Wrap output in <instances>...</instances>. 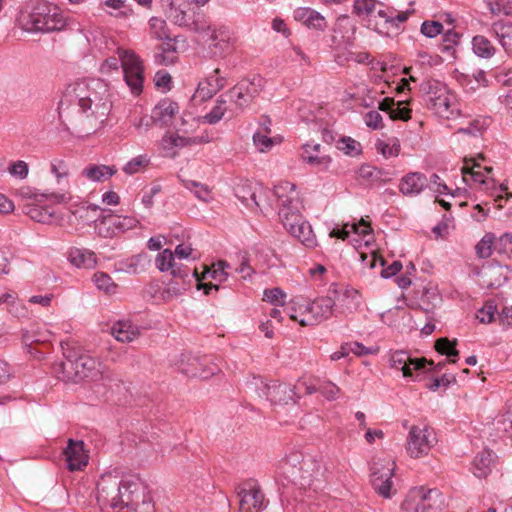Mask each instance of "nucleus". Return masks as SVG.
<instances>
[{"mask_svg": "<svg viewBox=\"0 0 512 512\" xmlns=\"http://www.w3.org/2000/svg\"><path fill=\"white\" fill-rule=\"evenodd\" d=\"M112 108L108 84L99 78L69 84L59 102V114L87 134L101 128Z\"/></svg>", "mask_w": 512, "mask_h": 512, "instance_id": "1", "label": "nucleus"}, {"mask_svg": "<svg viewBox=\"0 0 512 512\" xmlns=\"http://www.w3.org/2000/svg\"><path fill=\"white\" fill-rule=\"evenodd\" d=\"M97 500L119 512H155L146 484L135 475L119 479L103 474L97 482Z\"/></svg>", "mask_w": 512, "mask_h": 512, "instance_id": "2", "label": "nucleus"}, {"mask_svg": "<svg viewBox=\"0 0 512 512\" xmlns=\"http://www.w3.org/2000/svg\"><path fill=\"white\" fill-rule=\"evenodd\" d=\"M61 347L64 360L53 368L58 379L71 383L83 380L103 381L105 384L113 380V375L106 366L88 355L75 341H62Z\"/></svg>", "mask_w": 512, "mask_h": 512, "instance_id": "3", "label": "nucleus"}, {"mask_svg": "<svg viewBox=\"0 0 512 512\" xmlns=\"http://www.w3.org/2000/svg\"><path fill=\"white\" fill-rule=\"evenodd\" d=\"M274 194L278 202V215L286 230L306 247H315L316 236L301 214L303 205L295 184L281 182L274 187Z\"/></svg>", "mask_w": 512, "mask_h": 512, "instance_id": "4", "label": "nucleus"}, {"mask_svg": "<svg viewBox=\"0 0 512 512\" xmlns=\"http://www.w3.org/2000/svg\"><path fill=\"white\" fill-rule=\"evenodd\" d=\"M357 292L353 290L339 291L336 287L330 288L328 295L320 297L312 302L302 298L293 299L285 308L289 317L299 322L302 326H310L328 319L333 312V307H342L346 300Z\"/></svg>", "mask_w": 512, "mask_h": 512, "instance_id": "5", "label": "nucleus"}, {"mask_svg": "<svg viewBox=\"0 0 512 512\" xmlns=\"http://www.w3.org/2000/svg\"><path fill=\"white\" fill-rule=\"evenodd\" d=\"M17 21L26 32H51L65 26L60 8L46 1L37 2L30 11H22Z\"/></svg>", "mask_w": 512, "mask_h": 512, "instance_id": "6", "label": "nucleus"}, {"mask_svg": "<svg viewBox=\"0 0 512 512\" xmlns=\"http://www.w3.org/2000/svg\"><path fill=\"white\" fill-rule=\"evenodd\" d=\"M117 57H108L101 65L102 73L117 71L121 66L123 69L124 80L131 92L138 95L143 89V64L140 57L132 50L118 48Z\"/></svg>", "mask_w": 512, "mask_h": 512, "instance_id": "7", "label": "nucleus"}, {"mask_svg": "<svg viewBox=\"0 0 512 512\" xmlns=\"http://www.w3.org/2000/svg\"><path fill=\"white\" fill-rule=\"evenodd\" d=\"M426 91V105L436 115L444 119H455L461 115L456 96L446 86L429 81L423 86Z\"/></svg>", "mask_w": 512, "mask_h": 512, "instance_id": "8", "label": "nucleus"}, {"mask_svg": "<svg viewBox=\"0 0 512 512\" xmlns=\"http://www.w3.org/2000/svg\"><path fill=\"white\" fill-rule=\"evenodd\" d=\"M441 493L436 489L416 487L411 489L401 504L402 512H440Z\"/></svg>", "mask_w": 512, "mask_h": 512, "instance_id": "9", "label": "nucleus"}, {"mask_svg": "<svg viewBox=\"0 0 512 512\" xmlns=\"http://www.w3.org/2000/svg\"><path fill=\"white\" fill-rule=\"evenodd\" d=\"M370 470V481L375 492L383 498H391L396 493L392 481L395 462L390 458H374Z\"/></svg>", "mask_w": 512, "mask_h": 512, "instance_id": "10", "label": "nucleus"}, {"mask_svg": "<svg viewBox=\"0 0 512 512\" xmlns=\"http://www.w3.org/2000/svg\"><path fill=\"white\" fill-rule=\"evenodd\" d=\"M436 442L433 428L427 425H413L408 433L406 450L410 457L421 458L428 455Z\"/></svg>", "mask_w": 512, "mask_h": 512, "instance_id": "11", "label": "nucleus"}, {"mask_svg": "<svg viewBox=\"0 0 512 512\" xmlns=\"http://www.w3.org/2000/svg\"><path fill=\"white\" fill-rule=\"evenodd\" d=\"M240 512H262L268 504L260 486L255 482H247L239 490Z\"/></svg>", "mask_w": 512, "mask_h": 512, "instance_id": "12", "label": "nucleus"}, {"mask_svg": "<svg viewBox=\"0 0 512 512\" xmlns=\"http://www.w3.org/2000/svg\"><path fill=\"white\" fill-rule=\"evenodd\" d=\"M260 397L266 398L273 405H286L290 402L295 403L296 392L294 387L285 384L273 382L270 384L261 382Z\"/></svg>", "mask_w": 512, "mask_h": 512, "instance_id": "13", "label": "nucleus"}, {"mask_svg": "<svg viewBox=\"0 0 512 512\" xmlns=\"http://www.w3.org/2000/svg\"><path fill=\"white\" fill-rule=\"evenodd\" d=\"M389 362L392 368L402 371L403 376L406 378H413V371H422L426 368L427 364L433 365V362H428L425 358H411V356L403 350L393 352Z\"/></svg>", "mask_w": 512, "mask_h": 512, "instance_id": "14", "label": "nucleus"}, {"mask_svg": "<svg viewBox=\"0 0 512 512\" xmlns=\"http://www.w3.org/2000/svg\"><path fill=\"white\" fill-rule=\"evenodd\" d=\"M64 455L67 468L70 471L82 470L88 464L89 456L85 450L84 442L81 440L69 439Z\"/></svg>", "mask_w": 512, "mask_h": 512, "instance_id": "15", "label": "nucleus"}, {"mask_svg": "<svg viewBox=\"0 0 512 512\" xmlns=\"http://www.w3.org/2000/svg\"><path fill=\"white\" fill-rule=\"evenodd\" d=\"M226 85V78L220 76V69H215L204 81L198 84L194 98L199 101L211 99L218 91Z\"/></svg>", "mask_w": 512, "mask_h": 512, "instance_id": "16", "label": "nucleus"}, {"mask_svg": "<svg viewBox=\"0 0 512 512\" xmlns=\"http://www.w3.org/2000/svg\"><path fill=\"white\" fill-rule=\"evenodd\" d=\"M322 474L320 462L312 456H306V459L299 466L297 476L294 477L292 482L301 487L311 486Z\"/></svg>", "mask_w": 512, "mask_h": 512, "instance_id": "17", "label": "nucleus"}, {"mask_svg": "<svg viewBox=\"0 0 512 512\" xmlns=\"http://www.w3.org/2000/svg\"><path fill=\"white\" fill-rule=\"evenodd\" d=\"M509 269L500 264H488L480 271V284L486 288H498L508 279Z\"/></svg>", "mask_w": 512, "mask_h": 512, "instance_id": "18", "label": "nucleus"}, {"mask_svg": "<svg viewBox=\"0 0 512 512\" xmlns=\"http://www.w3.org/2000/svg\"><path fill=\"white\" fill-rule=\"evenodd\" d=\"M205 31H211L209 48L214 56H222L230 50V30L226 26L211 28L205 25Z\"/></svg>", "mask_w": 512, "mask_h": 512, "instance_id": "19", "label": "nucleus"}, {"mask_svg": "<svg viewBox=\"0 0 512 512\" xmlns=\"http://www.w3.org/2000/svg\"><path fill=\"white\" fill-rule=\"evenodd\" d=\"M294 19L309 29L324 31L327 22L318 11L309 7H299L294 11Z\"/></svg>", "mask_w": 512, "mask_h": 512, "instance_id": "20", "label": "nucleus"}, {"mask_svg": "<svg viewBox=\"0 0 512 512\" xmlns=\"http://www.w3.org/2000/svg\"><path fill=\"white\" fill-rule=\"evenodd\" d=\"M179 112V106L170 99L161 100L152 110V120L160 126L172 124L175 115Z\"/></svg>", "mask_w": 512, "mask_h": 512, "instance_id": "21", "label": "nucleus"}, {"mask_svg": "<svg viewBox=\"0 0 512 512\" xmlns=\"http://www.w3.org/2000/svg\"><path fill=\"white\" fill-rule=\"evenodd\" d=\"M489 31L495 36L505 52L512 57V22L498 19L491 23Z\"/></svg>", "mask_w": 512, "mask_h": 512, "instance_id": "22", "label": "nucleus"}, {"mask_svg": "<svg viewBox=\"0 0 512 512\" xmlns=\"http://www.w3.org/2000/svg\"><path fill=\"white\" fill-rule=\"evenodd\" d=\"M155 265L161 272L170 270L173 278H189L191 274L189 269L176 266L174 254L170 249H164L156 256Z\"/></svg>", "mask_w": 512, "mask_h": 512, "instance_id": "23", "label": "nucleus"}, {"mask_svg": "<svg viewBox=\"0 0 512 512\" xmlns=\"http://www.w3.org/2000/svg\"><path fill=\"white\" fill-rule=\"evenodd\" d=\"M426 176L419 172H411L405 175L399 184L400 192L405 196H416L427 186Z\"/></svg>", "mask_w": 512, "mask_h": 512, "instance_id": "24", "label": "nucleus"}, {"mask_svg": "<svg viewBox=\"0 0 512 512\" xmlns=\"http://www.w3.org/2000/svg\"><path fill=\"white\" fill-rule=\"evenodd\" d=\"M361 260L365 266L371 269L375 268L377 264H379L382 267L380 274L383 278H390L395 276L402 269V264L400 261H394L391 265L384 268L386 261L375 251L371 252L370 255L362 253Z\"/></svg>", "mask_w": 512, "mask_h": 512, "instance_id": "25", "label": "nucleus"}, {"mask_svg": "<svg viewBox=\"0 0 512 512\" xmlns=\"http://www.w3.org/2000/svg\"><path fill=\"white\" fill-rule=\"evenodd\" d=\"M495 454L489 449H484L476 454L472 462V472L477 478H486L495 464Z\"/></svg>", "mask_w": 512, "mask_h": 512, "instance_id": "26", "label": "nucleus"}, {"mask_svg": "<svg viewBox=\"0 0 512 512\" xmlns=\"http://www.w3.org/2000/svg\"><path fill=\"white\" fill-rule=\"evenodd\" d=\"M375 8L376 0H354L353 14L365 21L368 28L377 30Z\"/></svg>", "mask_w": 512, "mask_h": 512, "instance_id": "27", "label": "nucleus"}, {"mask_svg": "<svg viewBox=\"0 0 512 512\" xmlns=\"http://www.w3.org/2000/svg\"><path fill=\"white\" fill-rule=\"evenodd\" d=\"M169 16L173 22L179 26H184L195 32H205V24L192 17L182 8L176 7L174 2L171 1L169 8Z\"/></svg>", "mask_w": 512, "mask_h": 512, "instance_id": "28", "label": "nucleus"}, {"mask_svg": "<svg viewBox=\"0 0 512 512\" xmlns=\"http://www.w3.org/2000/svg\"><path fill=\"white\" fill-rule=\"evenodd\" d=\"M204 364L196 357H189L188 363L185 365L181 364V372L189 377H200L207 379L212 375H215L220 371L217 365H213L209 369L203 368Z\"/></svg>", "mask_w": 512, "mask_h": 512, "instance_id": "29", "label": "nucleus"}, {"mask_svg": "<svg viewBox=\"0 0 512 512\" xmlns=\"http://www.w3.org/2000/svg\"><path fill=\"white\" fill-rule=\"evenodd\" d=\"M306 459V456L300 451L293 450L285 456L279 463L280 473L286 478L293 481L294 477L297 476L299 466Z\"/></svg>", "mask_w": 512, "mask_h": 512, "instance_id": "30", "label": "nucleus"}, {"mask_svg": "<svg viewBox=\"0 0 512 512\" xmlns=\"http://www.w3.org/2000/svg\"><path fill=\"white\" fill-rule=\"evenodd\" d=\"M68 259L72 265L81 269H93L97 265L96 254L88 249L72 248Z\"/></svg>", "mask_w": 512, "mask_h": 512, "instance_id": "31", "label": "nucleus"}, {"mask_svg": "<svg viewBox=\"0 0 512 512\" xmlns=\"http://www.w3.org/2000/svg\"><path fill=\"white\" fill-rule=\"evenodd\" d=\"M111 334L119 342L129 343L140 334L139 328L130 321H118L111 328Z\"/></svg>", "mask_w": 512, "mask_h": 512, "instance_id": "32", "label": "nucleus"}, {"mask_svg": "<svg viewBox=\"0 0 512 512\" xmlns=\"http://www.w3.org/2000/svg\"><path fill=\"white\" fill-rule=\"evenodd\" d=\"M320 144H305L302 147L301 158L312 166L327 167L331 162L329 156L320 155Z\"/></svg>", "mask_w": 512, "mask_h": 512, "instance_id": "33", "label": "nucleus"}, {"mask_svg": "<svg viewBox=\"0 0 512 512\" xmlns=\"http://www.w3.org/2000/svg\"><path fill=\"white\" fill-rule=\"evenodd\" d=\"M245 95V92L241 91L236 85L225 94V97H228L231 103V116L243 112L251 105L253 100Z\"/></svg>", "mask_w": 512, "mask_h": 512, "instance_id": "34", "label": "nucleus"}, {"mask_svg": "<svg viewBox=\"0 0 512 512\" xmlns=\"http://www.w3.org/2000/svg\"><path fill=\"white\" fill-rule=\"evenodd\" d=\"M116 172L114 166L89 165L83 169L82 175L91 181L100 182L112 177Z\"/></svg>", "mask_w": 512, "mask_h": 512, "instance_id": "35", "label": "nucleus"}, {"mask_svg": "<svg viewBox=\"0 0 512 512\" xmlns=\"http://www.w3.org/2000/svg\"><path fill=\"white\" fill-rule=\"evenodd\" d=\"M137 223L138 221L135 218L128 216L107 215L101 220V224L108 225L109 228L113 227L112 233L115 231L125 232L135 227Z\"/></svg>", "mask_w": 512, "mask_h": 512, "instance_id": "36", "label": "nucleus"}, {"mask_svg": "<svg viewBox=\"0 0 512 512\" xmlns=\"http://www.w3.org/2000/svg\"><path fill=\"white\" fill-rule=\"evenodd\" d=\"M472 49L480 58L490 59L496 54V47L483 35H476L472 39Z\"/></svg>", "mask_w": 512, "mask_h": 512, "instance_id": "37", "label": "nucleus"}, {"mask_svg": "<svg viewBox=\"0 0 512 512\" xmlns=\"http://www.w3.org/2000/svg\"><path fill=\"white\" fill-rule=\"evenodd\" d=\"M463 174V180L467 183L468 177L473 181L480 184L485 183V174L481 171V166L476 162L474 158H465L464 166L461 169Z\"/></svg>", "mask_w": 512, "mask_h": 512, "instance_id": "38", "label": "nucleus"}, {"mask_svg": "<svg viewBox=\"0 0 512 512\" xmlns=\"http://www.w3.org/2000/svg\"><path fill=\"white\" fill-rule=\"evenodd\" d=\"M224 95L220 96L217 101L216 105L212 108V110L205 115V121L209 124H216L218 123L226 114H228L229 118H232L231 116V105L227 106V100L224 99Z\"/></svg>", "mask_w": 512, "mask_h": 512, "instance_id": "39", "label": "nucleus"}, {"mask_svg": "<svg viewBox=\"0 0 512 512\" xmlns=\"http://www.w3.org/2000/svg\"><path fill=\"white\" fill-rule=\"evenodd\" d=\"M236 86L253 101L260 94L264 86V79L260 76H255L252 79H242Z\"/></svg>", "mask_w": 512, "mask_h": 512, "instance_id": "40", "label": "nucleus"}, {"mask_svg": "<svg viewBox=\"0 0 512 512\" xmlns=\"http://www.w3.org/2000/svg\"><path fill=\"white\" fill-rule=\"evenodd\" d=\"M25 213L35 222L50 224L54 216V211L48 207L38 205H26Z\"/></svg>", "mask_w": 512, "mask_h": 512, "instance_id": "41", "label": "nucleus"}, {"mask_svg": "<svg viewBox=\"0 0 512 512\" xmlns=\"http://www.w3.org/2000/svg\"><path fill=\"white\" fill-rule=\"evenodd\" d=\"M190 282L189 278H174L169 281L162 292V297L165 301H169L172 298L181 295L186 291L187 286Z\"/></svg>", "mask_w": 512, "mask_h": 512, "instance_id": "42", "label": "nucleus"}, {"mask_svg": "<svg viewBox=\"0 0 512 512\" xmlns=\"http://www.w3.org/2000/svg\"><path fill=\"white\" fill-rule=\"evenodd\" d=\"M280 142L281 139L279 137H271L269 134H265L262 131H257L253 135V144L261 153L270 151L274 145Z\"/></svg>", "mask_w": 512, "mask_h": 512, "instance_id": "43", "label": "nucleus"}, {"mask_svg": "<svg viewBox=\"0 0 512 512\" xmlns=\"http://www.w3.org/2000/svg\"><path fill=\"white\" fill-rule=\"evenodd\" d=\"M488 122L485 118H475L471 120L466 127H461L457 130V134H465L470 137L478 138L482 136L483 132L487 129Z\"/></svg>", "mask_w": 512, "mask_h": 512, "instance_id": "44", "label": "nucleus"}, {"mask_svg": "<svg viewBox=\"0 0 512 512\" xmlns=\"http://www.w3.org/2000/svg\"><path fill=\"white\" fill-rule=\"evenodd\" d=\"M51 173L56 177L57 183L68 188V175L69 167L68 164L62 159H54L51 162Z\"/></svg>", "mask_w": 512, "mask_h": 512, "instance_id": "45", "label": "nucleus"}, {"mask_svg": "<svg viewBox=\"0 0 512 512\" xmlns=\"http://www.w3.org/2000/svg\"><path fill=\"white\" fill-rule=\"evenodd\" d=\"M151 35L161 41L170 40L169 31L165 20L152 17L149 21Z\"/></svg>", "mask_w": 512, "mask_h": 512, "instance_id": "46", "label": "nucleus"}, {"mask_svg": "<svg viewBox=\"0 0 512 512\" xmlns=\"http://www.w3.org/2000/svg\"><path fill=\"white\" fill-rule=\"evenodd\" d=\"M183 184L185 188L193 192L198 199L204 202H209L212 200L211 190L207 185L196 182L194 180H185L183 181Z\"/></svg>", "mask_w": 512, "mask_h": 512, "instance_id": "47", "label": "nucleus"}, {"mask_svg": "<svg viewBox=\"0 0 512 512\" xmlns=\"http://www.w3.org/2000/svg\"><path fill=\"white\" fill-rule=\"evenodd\" d=\"M229 267V264L226 261L220 260L217 263H214L211 268L206 269L202 274L210 275L212 279L221 283L228 279V273L226 269Z\"/></svg>", "mask_w": 512, "mask_h": 512, "instance_id": "48", "label": "nucleus"}, {"mask_svg": "<svg viewBox=\"0 0 512 512\" xmlns=\"http://www.w3.org/2000/svg\"><path fill=\"white\" fill-rule=\"evenodd\" d=\"M236 197L247 207H258L259 203L256 199V193L249 186H237L235 188Z\"/></svg>", "mask_w": 512, "mask_h": 512, "instance_id": "49", "label": "nucleus"}, {"mask_svg": "<svg viewBox=\"0 0 512 512\" xmlns=\"http://www.w3.org/2000/svg\"><path fill=\"white\" fill-rule=\"evenodd\" d=\"M93 281L99 290H102L107 294L115 293L116 284L107 273L96 272L93 276Z\"/></svg>", "mask_w": 512, "mask_h": 512, "instance_id": "50", "label": "nucleus"}, {"mask_svg": "<svg viewBox=\"0 0 512 512\" xmlns=\"http://www.w3.org/2000/svg\"><path fill=\"white\" fill-rule=\"evenodd\" d=\"M337 148L350 156L361 154V144L351 137H342L337 142Z\"/></svg>", "mask_w": 512, "mask_h": 512, "instance_id": "51", "label": "nucleus"}, {"mask_svg": "<svg viewBox=\"0 0 512 512\" xmlns=\"http://www.w3.org/2000/svg\"><path fill=\"white\" fill-rule=\"evenodd\" d=\"M192 143L190 138H186L177 134H166L162 139V146L165 150L172 148H183Z\"/></svg>", "mask_w": 512, "mask_h": 512, "instance_id": "52", "label": "nucleus"}, {"mask_svg": "<svg viewBox=\"0 0 512 512\" xmlns=\"http://www.w3.org/2000/svg\"><path fill=\"white\" fill-rule=\"evenodd\" d=\"M384 172L382 169L376 168L369 164H363L358 170V175L361 179L367 181H378L382 178Z\"/></svg>", "mask_w": 512, "mask_h": 512, "instance_id": "53", "label": "nucleus"}, {"mask_svg": "<svg viewBox=\"0 0 512 512\" xmlns=\"http://www.w3.org/2000/svg\"><path fill=\"white\" fill-rule=\"evenodd\" d=\"M456 340L451 342L448 338H440L435 342L437 352L448 357H458L459 352L455 349Z\"/></svg>", "mask_w": 512, "mask_h": 512, "instance_id": "54", "label": "nucleus"}, {"mask_svg": "<svg viewBox=\"0 0 512 512\" xmlns=\"http://www.w3.org/2000/svg\"><path fill=\"white\" fill-rule=\"evenodd\" d=\"M149 164V159L145 155H139L132 158L126 165L123 167V171L128 175H133L138 173Z\"/></svg>", "mask_w": 512, "mask_h": 512, "instance_id": "55", "label": "nucleus"}, {"mask_svg": "<svg viewBox=\"0 0 512 512\" xmlns=\"http://www.w3.org/2000/svg\"><path fill=\"white\" fill-rule=\"evenodd\" d=\"M263 296V300L271 303L272 305H285L286 294L278 287L264 290Z\"/></svg>", "mask_w": 512, "mask_h": 512, "instance_id": "56", "label": "nucleus"}, {"mask_svg": "<svg viewBox=\"0 0 512 512\" xmlns=\"http://www.w3.org/2000/svg\"><path fill=\"white\" fill-rule=\"evenodd\" d=\"M495 429L498 433H503L504 435L512 438V414H504L497 418L494 422Z\"/></svg>", "mask_w": 512, "mask_h": 512, "instance_id": "57", "label": "nucleus"}, {"mask_svg": "<svg viewBox=\"0 0 512 512\" xmlns=\"http://www.w3.org/2000/svg\"><path fill=\"white\" fill-rule=\"evenodd\" d=\"M497 307L494 302H487L476 314V318L484 324L491 323L494 320Z\"/></svg>", "mask_w": 512, "mask_h": 512, "instance_id": "58", "label": "nucleus"}, {"mask_svg": "<svg viewBox=\"0 0 512 512\" xmlns=\"http://www.w3.org/2000/svg\"><path fill=\"white\" fill-rule=\"evenodd\" d=\"M493 240L494 236L492 234H486L476 245V253L480 258H488L492 255Z\"/></svg>", "mask_w": 512, "mask_h": 512, "instance_id": "59", "label": "nucleus"}, {"mask_svg": "<svg viewBox=\"0 0 512 512\" xmlns=\"http://www.w3.org/2000/svg\"><path fill=\"white\" fill-rule=\"evenodd\" d=\"M98 211V206L96 205H81L72 213L76 218L83 219L86 222L95 221V214Z\"/></svg>", "mask_w": 512, "mask_h": 512, "instance_id": "60", "label": "nucleus"}, {"mask_svg": "<svg viewBox=\"0 0 512 512\" xmlns=\"http://www.w3.org/2000/svg\"><path fill=\"white\" fill-rule=\"evenodd\" d=\"M8 172L11 176L23 180L28 176L29 166L25 161L17 160L9 165Z\"/></svg>", "mask_w": 512, "mask_h": 512, "instance_id": "61", "label": "nucleus"}, {"mask_svg": "<svg viewBox=\"0 0 512 512\" xmlns=\"http://www.w3.org/2000/svg\"><path fill=\"white\" fill-rule=\"evenodd\" d=\"M443 25L438 21H424L421 25V33L428 38H434L441 34Z\"/></svg>", "mask_w": 512, "mask_h": 512, "instance_id": "62", "label": "nucleus"}, {"mask_svg": "<svg viewBox=\"0 0 512 512\" xmlns=\"http://www.w3.org/2000/svg\"><path fill=\"white\" fill-rule=\"evenodd\" d=\"M460 41V35L456 31L449 30L443 35V44L441 50L443 52L453 51Z\"/></svg>", "mask_w": 512, "mask_h": 512, "instance_id": "63", "label": "nucleus"}, {"mask_svg": "<svg viewBox=\"0 0 512 512\" xmlns=\"http://www.w3.org/2000/svg\"><path fill=\"white\" fill-rule=\"evenodd\" d=\"M364 121L365 124L373 130L383 128V119L378 111L372 110L367 112L364 116Z\"/></svg>", "mask_w": 512, "mask_h": 512, "instance_id": "64", "label": "nucleus"}]
</instances>
